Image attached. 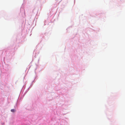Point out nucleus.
<instances>
[{"mask_svg":"<svg viewBox=\"0 0 125 125\" xmlns=\"http://www.w3.org/2000/svg\"><path fill=\"white\" fill-rule=\"evenodd\" d=\"M58 121H61L60 123H56V125H68V119L66 118V120L62 119L61 120H58ZM58 122V121L57 122Z\"/></svg>","mask_w":125,"mask_h":125,"instance_id":"f03ea898","label":"nucleus"},{"mask_svg":"<svg viewBox=\"0 0 125 125\" xmlns=\"http://www.w3.org/2000/svg\"><path fill=\"white\" fill-rule=\"evenodd\" d=\"M11 111L12 112H14L15 111V110L14 109H12L11 110Z\"/></svg>","mask_w":125,"mask_h":125,"instance_id":"7ed1b4c3","label":"nucleus"},{"mask_svg":"<svg viewBox=\"0 0 125 125\" xmlns=\"http://www.w3.org/2000/svg\"><path fill=\"white\" fill-rule=\"evenodd\" d=\"M70 104L69 102H65L61 107H59L57 109L56 112L57 114L58 115L60 114L63 115H65L67 113L66 111L68 109V106Z\"/></svg>","mask_w":125,"mask_h":125,"instance_id":"f257e3e1","label":"nucleus"}]
</instances>
